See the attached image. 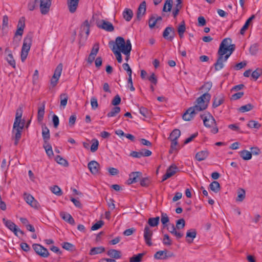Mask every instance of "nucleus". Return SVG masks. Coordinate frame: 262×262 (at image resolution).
<instances>
[{"instance_id": "52", "label": "nucleus", "mask_w": 262, "mask_h": 262, "mask_svg": "<svg viewBox=\"0 0 262 262\" xmlns=\"http://www.w3.org/2000/svg\"><path fill=\"white\" fill-rule=\"evenodd\" d=\"M253 106L251 104L249 103L246 105L242 106L239 108L238 110L241 112L244 113L246 112L251 111V110L253 109Z\"/></svg>"}, {"instance_id": "63", "label": "nucleus", "mask_w": 262, "mask_h": 262, "mask_svg": "<svg viewBox=\"0 0 262 262\" xmlns=\"http://www.w3.org/2000/svg\"><path fill=\"white\" fill-rule=\"evenodd\" d=\"M247 65V62L246 61H244L242 62H241L238 63L236 64L234 67L233 68L235 70H239L242 69V68H244Z\"/></svg>"}, {"instance_id": "42", "label": "nucleus", "mask_w": 262, "mask_h": 262, "mask_svg": "<svg viewBox=\"0 0 262 262\" xmlns=\"http://www.w3.org/2000/svg\"><path fill=\"white\" fill-rule=\"evenodd\" d=\"M160 217L157 216L156 217H150L148 220V224L151 227H156L159 224Z\"/></svg>"}, {"instance_id": "33", "label": "nucleus", "mask_w": 262, "mask_h": 262, "mask_svg": "<svg viewBox=\"0 0 262 262\" xmlns=\"http://www.w3.org/2000/svg\"><path fill=\"white\" fill-rule=\"evenodd\" d=\"M255 17L254 15H252L251 17H250L246 21L245 24L243 26V27L241 28L240 30V33L242 35H244L245 33V31L248 29L249 26L251 22V21L254 19Z\"/></svg>"}, {"instance_id": "25", "label": "nucleus", "mask_w": 262, "mask_h": 262, "mask_svg": "<svg viewBox=\"0 0 262 262\" xmlns=\"http://www.w3.org/2000/svg\"><path fill=\"white\" fill-rule=\"evenodd\" d=\"M60 216L63 220H64L66 222H67L70 224H75V221L74 219L69 213L62 211L60 213Z\"/></svg>"}, {"instance_id": "28", "label": "nucleus", "mask_w": 262, "mask_h": 262, "mask_svg": "<svg viewBox=\"0 0 262 262\" xmlns=\"http://www.w3.org/2000/svg\"><path fill=\"white\" fill-rule=\"evenodd\" d=\"M208 155L209 152L208 150H202L196 154L195 158L198 161H202L205 160Z\"/></svg>"}, {"instance_id": "34", "label": "nucleus", "mask_w": 262, "mask_h": 262, "mask_svg": "<svg viewBox=\"0 0 262 262\" xmlns=\"http://www.w3.org/2000/svg\"><path fill=\"white\" fill-rule=\"evenodd\" d=\"M105 248L102 246L93 247L92 248L89 252V254L91 255H94L98 254H100L104 252Z\"/></svg>"}, {"instance_id": "49", "label": "nucleus", "mask_w": 262, "mask_h": 262, "mask_svg": "<svg viewBox=\"0 0 262 262\" xmlns=\"http://www.w3.org/2000/svg\"><path fill=\"white\" fill-rule=\"evenodd\" d=\"M81 32L85 31L87 36L90 33V24L87 20H85L81 27Z\"/></svg>"}, {"instance_id": "58", "label": "nucleus", "mask_w": 262, "mask_h": 262, "mask_svg": "<svg viewBox=\"0 0 262 262\" xmlns=\"http://www.w3.org/2000/svg\"><path fill=\"white\" fill-rule=\"evenodd\" d=\"M163 243L166 246H171L172 245V241L168 234H166L164 235Z\"/></svg>"}, {"instance_id": "13", "label": "nucleus", "mask_w": 262, "mask_h": 262, "mask_svg": "<svg viewBox=\"0 0 262 262\" xmlns=\"http://www.w3.org/2000/svg\"><path fill=\"white\" fill-rule=\"evenodd\" d=\"M175 35L174 29L172 27H166L163 31V37L165 39L172 41Z\"/></svg>"}, {"instance_id": "39", "label": "nucleus", "mask_w": 262, "mask_h": 262, "mask_svg": "<svg viewBox=\"0 0 262 262\" xmlns=\"http://www.w3.org/2000/svg\"><path fill=\"white\" fill-rule=\"evenodd\" d=\"M246 192L243 188H239L237 190V197L236 198L237 202H242L245 198Z\"/></svg>"}, {"instance_id": "9", "label": "nucleus", "mask_w": 262, "mask_h": 262, "mask_svg": "<svg viewBox=\"0 0 262 262\" xmlns=\"http://www.w3.org/2000/svg\"><path fill=\"white\" fill-rule=\"evenodd\" d=\"M96 25L99 28L104 30L107 32H112L114 30V27L113 24L104 19L97 21Z\"/></svg>"}, {"instance_id": "12", "label": "nucleus", "mask_w": 262, "mask_h": 262, "mask_svg": "<svg viewBox=\"0 0 262 262\" xmlns=\"http://www.w3.org/2000/svg\"><path fill=\"white\" fill-rule=\"evenodd\" d=\"M35 252L42 257H47L49 255L48 250L39 244H34L32 245Z\"/></svg>"}, {"instance_id": "40", "label": "nucleus", "mask_w": 262, "mask_h": 262, "mask_svg": "<svg viewBox=\"0 0 262 262\" xmlns=\"http://www.w3.org/2000/svg\"><path fill=\"white\" fill-rule=\"evenodd\" d=\"M239 155L241 157L245 160H249L252 158L251 152L247 150H243L239 152Z\"/></svg>"}, {"instance_id": "29", "label": "nucleus", "mask_w": 262, "mask_h": 262, "mask_svg": "<svg viewBox=\"0 0 262 262\" xmlns=\"http://www.w3.org/2000/svg\"><path fill=\"white\" fill-rule=\"evenodd\" d=\"M42 136L43 143L49 142V140L50 139V130L46 126H42Z\"/></svg>"}, {"instance_id": "53", "label": "nucleus", "mask_w": 262, "mask_h": 262, "mask_svg": "<svg viewBox=\"0 0 262 262\" xmlns=\"http://www.w3.org/2000/svg\"><path fill=\"white\" fill-rule=\"evenodd\" d=\"M51 190L57 196H60L62 194L61 189L57 185H54L53 187H51Z\"/></svg>"}, {"instance_id": "64", "label": "nucleus", "mask_w": 262, "mask_h": 262, "mask_svg": "<svg viewBox=\"0 0 262 262\" xmlns=\"http://www.w3.org/2000/svg\"><path fill=\"white\" fill-rule=\"evenodd\" d=\"M150 183V180L148 178H142L140 181V185L142 187H147Z\"/></svg>"}, {"instance_id": "41", "label": "nucleus", "mask_w": 262, "mask_h": 262, "mask_svg": "<svg viewBox=\"0 0 262 262\" xmlns=\"http://www.w3.org/2000/svg\"><path fill=\"white\" fill-rule=\"evenodd\" d=\"M186 30L185 21H182L178 27V32L180 38L183 37V34Z\"/></svg>"}, {"instance_id": "59", "label": "nucleus", "mask_w": 262, "mask_h": 262, "mask_svg": "<svg viewBox=\"0 0 262 262\" xmlns=\"http://www.w3.org/2000/svg\"><path fill=\"white\" fill-rule=\"evenodd\" d=\"M92 142L93 143L91 146V150L92 152H94L98 149L99 142L97 139H93Z\"/></svg>"}, {"instance_id": "2", "label": "nucleus", "mask_w": 262, "mask_h": 262, "mask_svg": "<svg viewBox=\"0 0 262 262\" xmlns=\"http://www.w3.org/2000/svg\"><path fill=\"white\" fill-rule=\"evenodd\" d=\"M22 116L21 111H16L15 119L13 123L12 134L14 135L13 138L14 139V145H17L19 140L21 138V133L24 127L25 122H21Z\"/></svg>"}, {"instance_id": "22", "label": "nucleus", "mask_w": 262, "mask_h": 262, "mask_svg": "<svg viewBox=\"0 0 262 262\" xmlns=\"http://www.w3.org/2000/svg\"><path fill=\"white\" fill-rule=\"evenodd\" d=\"M196 231L194 229H190L188 230L186 234V241L188 243L191 244L193 242V239L196 236Z\"/></svg>"}, {"instance_id": "46", "label": "nucleus", "mask_w": 262, "mask_h": 262, "mask_svg": "<svg viewBox=\"0 0 262 262\" xmlns=\"http://www.w3.org/2000/svg\"><path fill=\"white\" fill-rule=\"evenodd\" d=\"M55 160L58 164L64 167H67L69 165L68 162L60 156H56Z\"/></svg>"}, {"instance_id": "45", "label": "nucleus", "mask_w": 262, "mask_h": 262, "mask_svg": "<svg viewBox=\"0 0 262 262\" xmlns=\"http://www.w3.org/2000/svg\"><path fill=\"white\" fill-rule=\"evenodd\" d=\"M212 83L211 82L209 81L205 83L201 87L202 92H204V94H208V92L212 88Z\"/></svg>"}, {"instance_id": "3", "label": "nucleus", "mask_w": 262, "mask_h": 262, "mask_svg": "<svg viewBox=\"0 0 262 262\" xmlns=\"http://www.w3.org/2000/svg\"><path fill=\"white\" fill-rule=\"evenodd\" d=\"M116 45L117 49L125 55V59L127 61L129 58L130 53L132 50V45L130 40L127 39L125 41L122 37L118 36L116 38Z\"/></svg>"}, {"instance_id": "43", "label": "nucleus", "mask_w": 262, "mask_h": 262, "mask_svg": "<svg viewBox=\"0 0 262 262\" xmlns=\"http://www.w3.org/2000/svg\"><path fill=\"white\" fill-rule=\"evenodd\" d=\"M172 6V0H165L164 5L163 8V11L169 12L171 10Z\"/></svg>"}, {"instance_id": "4", "label": "nucleus", "mask_w": 262, "mask_h": 262, "mask_svg": "<svg viewBox=\"0 0 262 262\" xmlns=\"http://www.w3.org/2000/svg\"><path fill=\"white\" fill-rule=\"evenodd\" d=\"M33 37V33L32 32H29L24 39L23 44L21 51V60L24 62L27 58L30 51L32 39Z\"/></svg>"}, {"instance_id": "62", "label": "nucleus", "mask_w": 262, "mask_h": 262, "mask_svg": "<svg viewBox=\"0 0 262 262\" xmlns=\"http://www.w3.org/2000/svg\"><path fill=\"white\" fill-rule=\"evenodd\" d=\"M91 105L93 110H96L98 106L97 99L96 97H93L91 99Z\"/></svg>"}, {"instance_id": "23", "label": "nucleus", "mask_w": 262, "mask_h": 262, "mask_svg": "<svg viewBox=\"0 0 262 262\" xmlns=\"http://www.w3.org/2000/svg\"><path fill=\"white\" fill-rule=\"evenodd\" d=\"M109 45L111 46V45H113V48H112V50L114 54L115 55L116 57V59L119 63H121L122 61V55L121 54V51L117 48H116V43H115L114 41H111L109 42Z\"/></svg>"}, {"instance_id": "44", "label": "nucleus", "mask_w": 262, "mask_h": 262, "mask_svg": "<svg viewBox=\"0 0 262 262\" xmlns=\"http://www.w3.org/2000/svg\"><path fill=\"white\" fill-rule=\"evenodd\" d=\"M144 255V253H139L137 255H134L130 258L129 262H140Z\"/></svg>"}, {"instance_id": "16", "label": "nucleus", "mask_w": 262, "mask_h": 262, "mask_svg": "<svg viewBox=\"0 0 262 262\" xmlns=\"http://www.w3.org/2000/svg\"><path fill=\"white\" fill-rule=\"evenodd\" d=\"M88 167L93 174H97L99 173L100 166L96 161L93 160L90 162L88 164Z\"/></svg>"}, {"instance_id": "15", "label": "nucleus", "mask_w": 262, "mask_h": 262, "mask_svg": "<svg viewBox=\"0 0 262 262\" xmlns=\"http://www.w3.org/2000/svg\"><path fill=\"white\" fill-rule=\"evenodd\" d=\"M24 198L26 203L34 208H38L39 204L34 197L26 192L24 193Z\"/></svg>"}, {"instance_id": "10", "label": "nucleus", "mask_w": 262, "mask_h": 262, "mask_svg": "<svg viewBox=\"0 0 262 262\" xmlns=\"http://www.w3.org/2000/svg\"><path fill=\"white\" fill-rule=\"evenodd\" d=\"M200 117L203 120L204 125L207 127H210L215 124V120L213 117L209 113L201 115Z\"/></svg>"}, {"instance_id": "21", "label": "nucleus", "mask_w": 262, "mask_h": 262, "mask_svg": "<svg viewBox=\"0 0 262 262\" xmlns=\"http://www.w3.org/2000/svg\"><path fill=\"white\" fill-rule=\"evenodd\" d=\"M146 12V2H142L139 5L137 12L136 19L140 20L142 17L145 14Z\"/></svg>"}, {"instance_id": "18", "label": "nucleus", "mask_w": 262, "mask_h": 262, "mask_svg": "<svg viewBox=\"0 0 262 262\" xmlns=\"http://www.w3.org/2000/svg\"><path fill=\"white\" fill-rule=\"evenodd\" d=\"M178 170V168L175 165H171L166 170V173L163 175L162 182L173 176Z\"/></svg>"}, {"instance_id": "27", "label": "nucleus", "mask_w": 262, "mask_h": 262, "mask_svg": "<svg viewBox=\"0 0 262 262\" xmlns=\"http://www.w3.org/2000/svg\"><path fill=\"white\" fill-rule=\"evenodd\" d=\"M224 102V97L223 95L215 96L213 97L212 107L216 108L223 103Z\"/></svg>"}, {"instance_id": "55", "label": "nucleus", "mask_w": 262, "mask_h": 262, "mask_svg": "<svg viewBox=\"0 0 262 262\" xmlns=\"http://www.w3.org/2000/svg\"><path fill=\"white\" fill-rule=\"evenodd\" d=\"M248 126L250 128L258 129L260 127V124L256 121L250 120L248 123Z\"/></svg>"}, {"instance_id": "20", "label": "nucleus", "mask_w": 262, "mask_h": 262, "mask_svg": "<svg viewBox=\"0 0 262 262\" xmlns=\"http://www.w3.org/2000/svg\"><path fill=\"white\" fill-rule=\"evenodd\" d=\"M142 176V173L139 171L132 172L129 175L127 180L128 185L137 182Z\"/></svg>"}, {"instance_id": "38", "label": "nucleus", "mask_w": 262, "mask_h": 262, "mask_svg": "<svg viewBox=\"0 0 262 262\" xmlns=\"http://www.w3.org/2000/svg\"><path fill=\"white\" fill-rule=\"evenodd\" d=\"M166 254H167V250H164V251H159L155 253L154 257L155 258L158 259H165L168 257V256Z\"/></svg>"}, {"instance_id": "19", "label": "nucleus", "mask_w": 262, "mask_h": 262, "mask_svg": "<svg viewBox=\"0 0 262 262\" xmlns=\"http://www.w3.org/2000/svg\"><path fill=\"white\" fill-rule=\"evenodd\" d=\"M25 27V19L24 17H21L19 19L17 26V30L15 33V36H21L24 33V30Z\"/></svg>"}, {"instance_id": "5", "label": "nucleus", "mask_w": 262, "mask_h": 262, "mask_svg": "<svg viewBox=\"0 0 262 262\" xmlns=\"http://www.w3.org/2000/svg\"><path fill=\"white\" fill-rule=\"evenodd\" d=\"M232 40L230 38H226L223 40L220 44L219 52L221 55H225L228 52L232 54L235 49V45L231 44Z\"/></svg>"}, {"instance_id": "26", "label": "nucleus", "mask_w": 262, "mask_h": 262, "mask_svg": "<svg viewBox=\"0 0 262 262\" xmlns=\"http://www.w3.org/2000/svg\"><path fill=\"white\" fill-rule=\"evenodd\" d=\"M151 151L150 150H146L144 154L140 151H133L130 152V156L137 158H140L142 157H149L151 155Z\"/></svg>"}, {"instance_id": "6", "label": "nucleus", "mask_w": 262, "mask_h": 262, "mask_svg": "<svg viewBox=\"0 0 262 262\" xmlns=\"http://www.w3.org/2000/svg\"><path fill=\"white\" fill-rule=\"evenodd\" d=\"M218 57L216 60V62L214 64V67L215 71H219L223 69L224 67V64L223 63L224 62H225L227 60L229 56L231 55L229 53H227L225 55H221L220 53L219 50L217 52Z\"/></svg>"}, {"instance_id": "32", "label": "nucleus", "mask_w": 262, "mask_h": 262, "mask_svg": "<svg viewBox=\"0 0 262 262\" xmlns=\"http://www.w3.org/2000/svg\"><path fill=\"white\" fill-rule=\"evenodd\" d=\"M107 254L111 257L118 259L121 256V252L115 249H111L107 251Z\"/></svg>"}, {"instance_id": "51", "label": "nucleus", "mask_w": 262, "mask_h": 262, "mask_svg": "<svg viewBox=\"0 0 262 262\" xmlns=\"http://www.w3.org/2000/svg\"><path fill=\"white\" fill-rule=\"evenodd\" d=\"M161 221L163 225V227H166L167 223L169 222V219L167 215V214L165 213H161Z\"/></svg>"}, {"instance_id": "56", "label": "nucleus", "mask_w": 262, "mask_h": 262, "mask_svg": "<svg viewBox=\"0 0 262 262\" xmlns=\"http://www.w3.org/2000/svg\"><path fill=\"white\" fill-rule=\"evenodd\" d=\"M185 221L183 219H179L176 222V228L177 229H183L185 227Z\"/></svg>"}, {"instance_id": "35", "label": "nucleus", "mask_w": 262, "mask_h": 262, "mask_svg": "<svg viewBox=\"0 0 262 262\" xmlns=\"http://www.w3.org/2000/svg\"><path fill=\"white\" fill-rule=\"evenodd\" d=\"M123 18L127 21H130L133 16V11L128 8L125 9L124 11L123 12Z\"/></svg>"}, {"instance_id": "1", "label": "nucleus", "mask_w": 262, "mask_h": 262, "mask_svg": "<svg viewBox=\"0 0 262 262\" xmlns=\"http://www.w3.org/2000/svg\"><path fill=\"white\" fill-rule=\"evenodd\" d=\"M210 98L211 95L206 93L198 98L195 105L188 108L183 114V119L186 121L191 120L196 114L207 108Z\"/></svg>"}, {"instance_id": "31", "label": "nucleus", "mask_w": 262, "mask_h": 262, "mask_svg": "<svg viewBox=\"0 0 262 262\" xmlns=\"http://www.w3.org/2000/svg\"><path fill=\"white\" fill-rule=\"evenodd\" d=\"M45 102H43L42 105L38 107L37 112V120L38 122H40L43 119L45 115Z\"/></svg>"}, {"instance_id": "8", "label": "nucleus", "mask_w": 262, "mask_h": 262, "mask_svg": "<svg viewBox=\"0 0 262 262\" xmlns=\"http://www.w3.org/2000/svg\"><path fill=\"white\" fill-rule=\"evenodd\" d=\"M62 64L60 63L56 68L50 81L52 87H55L57 85L62 71Z\"/></svg>"}, {"instance_id": "17", "label": "nucleus", "mask_w": 262, "mask_h": 262, "mask_svg": "<svg viewBox=\"0 0 262 262\" xmlns=\"http://www.w3.org/2000/svg\"><path fill=\"white\" fill-rule=\"evenodd\" d=\"M181 135V132L178 129H175L171 133L169 137L172 143V147L177 146L178 145L177 140Z\"/></svg>"}, {"instance_id": "47", "label": "nucleus", "mask_w": 262, "mask_h": 262, "mask_svg": "<svg viewBox=\"0 0 262 262\" xmlns=\"http://www.w3.org/2000/svg\"><path fill=\"white\" fill-rule=\"evenodd\" d=\"M60 105L62 106L63 107H64L68 102V96L66 93H62L60 96Z\"/></svg>"}, {"instance_id": "48", "label": "nucleus", "mask_w": 262, "mask_h": 262, "mask_svg": "<svg viewBox=\"0 0 262 262\" xmlns=\"http://www.w3.org/2000/svg\"><path fill=\"white\" fill-rule=\"evenodd\" d=\"M120 110L121 109L120 107L115 106L112 109L110 112L107 113V116L108 117H115V116H116L117 114H118L120 112Z\"/></svg>"}, {"instance_id": "30", "label": "nucleus", "mask_w": 262, "mask_h": 262, "mask_svg": "<svg viewBox=\"0 0 262 262\" xmlns=\"http://www.w3.org/2000/svg\"><path fill=\"white\" fill-rule=\"evenodd\" d=\"M167 229L169 232L176 236L177 238H181L183 236V233L176 230V226L175 227L173 224H171V226L170 227H167Z\"/></svg>"}, {"instance_id": "60", "label": "nucleus", "mask_w": 262, "mask_h": 262, "mask_svg": "<svg viewBox=\"0 0 262 262\" xmlns=\"http://www.w3.org/2000/svg\"><path fill=\"white\" fill-rule=\"evenodd\" d=\"M99 43L96 42L94 45L90 54H92L93 55L96 56L99 51Z\"/></svg>"}, {"instance_id": "37", "label": "nucleus", "mask_w": 262, "mask_h": 262, "mask_svg": "<svg viewBox=\"0 0 262 262\" xmlns=\"http://www.w3.org/2000/svg\"><path fill=\"white\" fill-rule=\"evenodd\" d=\"M43 147L45 149L46 152L49 158H51L53 156L52 146L49 142L43 143Z\"/></svg>"}, {"instance_id": "61", "label": "nucleus", "mask_w": 262, "mask_h": 262, "mask_svg": "<svg viewBox=\"0 0 262 262\" xmlns=\"http://www.w3.org/2000/svg\"><path fill=\"white\" fill-rule=\"evenodd\" d=\"M103 224L104 222L103 221H99L92 226L91 230L93 231L96 230L100 228L103 225Z\"/></svg>"}, {"instance_id": "36", "label": "nucleus", "mask_w": 262, "mask_h": 262, "mask_svg": "<svg viewBox=\"0 0 262 262\" xmlns=\"http://www.w3.org/2000/svg\"><path fill=\"white\" fill-rule=\"evenodd\" d=\"M210 189L215 193H217L221 190L220 183L216 181H213L209 185Z\"/></svg>"}, {"instance_id": "54", "label": "nucleus", "mask_w": 262, "mask_h": 262, "mask_svg": "<svg viewBox=\"0 0 262 262\" xmlns=\"http://www.w3.org/2000/svg\"><path fill=\"white\" fill-rule=\"evenodd\" d=\"M140 113L145 117H149L150 116V112L144 107H141L139 109Z\"/></svg>"}, {"instance_id": "50", "label": "nucleus", "mask_w": 262, "mask_h": 262, "mask_svg": "<svg viewBox=\"0 0 262 262\" xmlns=\"http://www.w3.org/2000/svg\"><path fill=\"white\" fill-rule=\"evenodd\" d=\"M261 74L262 69L260 68H257L252 73L251 77L255 80H256Z\"/></svg>"}, {"instance_id": "7", "label": "nucleus", "mask_w": 262, "mask_h": 262, "mask_svg": "<svg viewBox=\"0 0 262 262\" xmlns=\"http://www.w3.org/2000/svg\"><path fill=\"white\" fill-rule=\"evenodd\" d=\"M35 3H38L42 14L46 15L49 12L52 0H35Z\"/></svg>"}, {"instance_id": "57", "label": "nucleus", "mask_w": 262, "mask_h": 262, "mask_svg": "<svg viewBox=\"0 0 262 262\" xmlns=\"http://www.w3.org/2000/svg\"><path fill=\"white\" fill-rule=\"evenodd\" d=\"M7 61L13 68L15 67V61L11 53H9L6 58Z\"/></svg>"}, {"instance_id": "24", "label": "nucleus", "mask_w": 262, "mask_h": 262, "mask_svg": "<svg viewBox=\"0 0 262 262\" xmlns=\"http://www.w3.org/2000/svg\"><path fill=\"white\" fill-rule=\"evenodd\" d=\"M79 0H67V4L69 11L73 13L77 8Z\"/></svg>"}, {"instance_id": "14", "label": "nucleus", "mask_w": 262, "mask_h": 262, "mask_svg": "<svg viewBox=\"0 0 262 262\" xmlns=\"http://www.w3.org/2000/svg\"><path fill=\"white\" fill-rule=\"evenodd\" d=\"M153 233L151 229H150L149 226L146 225L144 229V238L146 245L149 246L152 245L151 237Z\"/></svg>"}, {"instance_id": "11", "label": "nucleus", "mask_w": 262, "mask_h": 262, "mask_svg": "<svg viewBox=\"0 0 262 262\" xmlns=\"http://www.w3.org/2000/svg\"><path fill=\"white\" fill-rule=\"evenodd\" d=\"M3 222L5 225L11 231L17 235V232H19L21 234H24V232L19 229L17 228L16 225L10 220H7L5 218L3 219Z\"/></svg>"}]
</instances>
